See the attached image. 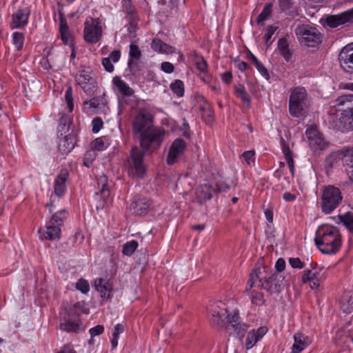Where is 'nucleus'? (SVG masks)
<instances>
[{"label":"nucleus","mask_w":353,"mask_h":353,"mask_svg":"<svg viewBox=\"0 0 353 353\" xmlns=\"http://www.w3.org/2000/svg\"><path fill=\"white\" fill-rule=\"evenodd\" d=\"M152 123V116L146 108H140L132 121V133L145 151L158 148L165 137V130Z\"/></svg>","instance_id":"nucleus-1"},{"label":"nucleus","mask_w":353,"mask_h":353,"mask_svg":"<svg viewBox=\"0 0 353 353\" xmlns=\"http://www.w3.org/2000/svg\"><path fill=\"white\" fill-rule=\"evenodd\" d=\"M314 241L319 250L327 254L336 253L340 250L342 242L339 230L330 225L319 228Z\"/></svg>","instance_id":"nucleus-2"},{"label":"nucleus","mask_w":353,"mask_h":353,"mask_svg":"<svg viewBox=\"0 0 353 353\" xmlns=\"http://www.w3.org/2000/svg\"><path fill=\"white\" fill-rule=\"evenodd\" d=\"M310 104V98L305 88L295 87L290 90L289 97L290 114L296 118L305 115Z\"/></svg>","instance_id":"nucleus-3"},{"label":"nucleus","mask_w":353,"mask_h":353,"mask_svg":"<svg viewBox=\"0 0 353 353\" xmlns=\"http://www.w3.org/2000/svg\"><path fill=\"white\" fill-rule=\"evenodd\" d=\"M144 152L137 146H133L130 156L125 162V168L128 175L132 178H143L146 172L143 161Z\"/></svg>","instance_id":"nucleus-4"},{"label":"nucleus","mask_w":353,"mask_h":353,"mask_svg":"<svg viewBox=\"0 0 353 353\" xmlns=\"http://www.w3.org/2000/svg\"><path fill=\"white\" fill-rule=\"evenodd\" d=\"M320 200L321 211L328 214L339 207L342 202L343 196L339 188L334 185H327L323 188Z\"/></svg>","instance_id":"nucleus-5"},{"label":"nucleus","mask_w":353,"mask_h":353,"mask_svg":"<svg viewBox=\"0 0 353 353\" xmlns=\"http://www.w3.org/2000/svg\"><path fill=\"white\" fill-rule=\"evenodd\" d=\"M294 32L299 42L306 46L314 47L321 41V33L310 25H298Z\"/></svg>","instance_id":"nucleus-6"},{"label":"nucleus","mask_w":353,"mask_h":353,"mask_svg":"<svg viewBox=\"0 0 353 353\" xmlns=\"http://www.w3.org/2000/svg\"><path fill=\"white\" fill-rule=\"evenodd\" d=\"M310 148L314 152H320L328 148V142L323 137L316 127L311 126L305 132Z\"/></svg>","instance_id":"nucleus-7"},{"label":"nucleus","mask_w":353,"mask_h":353,"mask_svg":"<svg viewBox=\"0 0 353 353\" xmlns=\"http://www.w3.org/2000/svg\"><path fill=\"white\" fill-rule=\"evenodd\" d=\"M84 39L91 43H97L101 37V28L99 20L92 17L88 18L84 23Z\"/></svg>","instance_id":"nucleus-8"},{"label":"nucleus","mask_w":353,"mask_h":353,"mask_svg":"<svg viewBox=\"0 0 353 353\" xmlns=\"http://www.w3.org/2000/svg\"><path fill=\"white\" fill-rule=\"evenodd\" d=\"M60 324V329L67 332H78L81 330V321L79 315H77L74 308H69L66 311V316Z\"/></svg>","instance_id":"nucleus-9"},{"label":"nucleus","mask_w":353,"mask_h":353,"mask_svg":"<svg viewBox=\"0 0 353 353\" xmlns=\"http://www.w3.org/2000/svg\"><path fill=\"white\" fill-rule=\"evenodd\" d=\"M208 312L211 323L219 325L223 321L227 310L221 301L211 303L208 307Z\"/></svg>","instance_id":"nucleus-10"},{"label":"nucleus","mask_w":353,"mask_h":353,"mask_svg":"<svg viewBox=\"0 0 353 353\" xmlns=\"http://www.w3.org/2000/svg\"><path fill=\"white\" fill-rule=\"evenodd\" d=\"M341 68L348 73H353V43L345 46L339 55Z\"/></svg>","instance_id":"nucleus-11"},{"label":"nucleus","mask_w":353,"mask_h":353,"mask_svg":"<svg viewBox=\"0 0 353 353\" xmlns=\"http://www.w3.org/2000/svg\"><path fill=\"white\" fill-rule=\"evenodd\" d=\"M186 146V143L183 139L178 138L175 139L170 145L167 157V163L168 165L174 164L183 154Z\"/></svg>","instance_id":"nucleus-12"},{"label":"nucleus","mask_w":353,"mask_h":353,"mask_svg":"<svg viewBox=\"0 0 353 353\" xmlns=\"http://www.w3.org/2000/svg\"><path fill=\"white\" fill-rule=\"evenodd\" d=\"M30 10L28 8H23L17 10L12 15V21L10 23L11 29L23 28L28 24Z\"/></svg>","instance_id":"nucleus-13"},{"label":"nucleus","mask_w":353,"mask_h":353,"mask_svg":"<svg viewBox=\"0 0 353 353\" xmlns=\"http://www.w3.org/2000/svg\"><path fill=\"white\" fill-rule=\"evenodd\" d=\"M353 21V8L339 14L331 15L326 18L327 25L334 28L340 25Z\"/></svg>","instance_id":"nucleus-14"},{"label":"nucleus","mask_w":353,"mask_h":353,"mask_svg":"<svg viewBox=\"0 0 353 353\" xmlns=\"http://www.w3.org/2000/svg\"><path fill=\"white\" fill-rule=\"evenodd\" d=\"M284 278L279 273L274 272L268 278L265 277L261 283V288L270 292V293L279 291L283 283Z\"/></svg>","instance_id":"nucleus-15"},{"label":"nucleus","mask_w":353,"mask_h":353,"mask_svg":"<svg viewBox=\"0 0 353 353\" xmlns=\"http://www.w3.org/2000/svg\"><path fill=\"white\" fill-rule=\"evenodd\" d=\"M336 127L342 131L353 130V110L339 112Z\"/></svg>","instance_id":"nucleus-16"},{"label":"nucleus","mask_w":353,"mask_h":353,"mask_svg":"<svg viewBox=\"0 0 353 353\" xmlns=\"http://www.w3.org/2000/svg\"><path fill=\"white\" fill-rule=\"evenodd\" d=\"M151 203L148 199L144 196H135L132 201L130 208L134 213L138 215H143L148 212Z\"/></svg>","instance_id":"nucleus-17"},{"label":"nucleus","mask_w":353,"mask_h":353,"mask_svg":"<svg viewBox=\"0 0 353 353\" xmlns=\"http://www.w3.org/2000/svg\"><path fill=\"white\" fill-rule=\"evenodd\" d=\"M68 171L61 169L54 181V192L58 197H61L66 190V182L68 179Z\"/></svg>","instance_id":"nucleus-18"},{"label":"nucleus","mask_w":353,"mask_h":353,"mask_svg":"<svg viewBox=\"0 0 353 353\" xmlns=\"http://www.w3.org/2000/svg\"><path fill=\"white\" fill-rule=\"evenodd\" d=\"M95 290L101 294L103 299H110L112 291V285L109 280L99 278L94 281Z\"/></svg>","instance_id":"nucleus-19"},{"label":"nucleus","mask_w":353,"mask_h":353,"mask_svg":"<svg viewBox=\"0 0 353 353\" xmlns=\"http://www.w3.org/2000/svg\"><path fill=\"white\" fill-rule=\"evenodd\" d=\"M39 232L41 234L42 239L49 241L59 240L61 236V228L48 222L46 229H40Z\"/></svg>","instance_id":"nucleus-20"},{"label":"nucleus","mask_w":353,"mask_h":353,"mask_svg":"<svg viewBox=\"0 0 353 353\" xmlns=\"http://www.w3.org/2000/svg\"><path fill=\"white\" fill-rule=\"evenodd\" d=\"M268 332V328L265 326H261L257 330H252L249 332L245 340L246 349L252 348L255 343L259 341Z\"/></svg>","instance_id":"nucleus-21"},{"label":"nucleus","mask_w":353,"mask_h":353,"mask_svg":"<svg viewBox=\"0 0 353 353\" xmlns=\"http://www.w3.org/2000/svg\"><path fill=\"white\" fill-rule=\"evenodd\" d=\"M321 279L319 277V272L314 269L306 270L303 272L302 276V282L303 283H310L312 289H316L320 285Z\"/></svg>","instance_id":"nucleus-22"},{"label":"nucleus","mask_w":353,"mask_h":353,"mask_svg":"<svg viewBox=\"0 0 353 353\" xmlns=\"http://www.w3.org/2000/svg\"><path fill=\"white\" fill-rule=\"evenodd\" d=\"M59 33L61 39L65 45H72L73 36L69 30L66 20L61 13H60Z\"/></svg>","instance_id":"nucleus-23"},{"label":"nucleus","mask_w":353,"mask_h":353,"mask_svg":"<svg viewBox=\"0 0 353 353\" xmlns=\"http://www.w3.org/2000/svg\"><path fill=\"white\" fill-rule=\"evenodd\" d=\"M130 59L128 62V68L132 74H135L137 71V63L134 60H138L141 57V52L138 46L131 44L130 46L129 52Z\"/></svg>","instance_id":"nucleus-24"},{"label":"nucleus","mask_w":353,"mask_h":353,"mask_svg":"<svg viewBox=\"0 0 353 353\" xmlns=\"http://www.w3.org/2000/svg\"><path fill=\"white\" fill-rule=\"evenodd\" d=\"M229 188L230 185L223 181L216 182V188H212L211 185H208L206 184L201 186L202 191L205 192L203 199L208 200L212 198L213 192H225L229 190Z\"/></svg>","instance_id":"nucleus-25"},{"label":"nucleus","mask_w":353,"mask_h":353,"mask_svg":"<svg viewBox=\"0 0 353 353\" xmlns=\"http://www.w3.org/2000/svg\"><path fill=\"white\" fill-rule=\"evenodd\" d=\"M341 310L349 314L353 311V291H346L339 300Z\"/></svg>","instance_id":"nucleus-26"},{"label":"nucleus","mask_w":353,"mask_h":353,"mask_svg":"<svg viewBox=\"0 0 353 353\" xmlns=\"http://www.w3.org/2000/svg\"><path fill=\"white\" fill-rule=\"evenodd\" d=\"M336 105L341 106L339 112L353 111V94H343L335 100Z\"/></svg>","instance_id":"nucleus-27"},{"label":"nucleus","mask_w":353,"mask_h":353,"mask_svg":"<svg viewBox=\"0 0 353 353\" xmlns=\"http://www.w3.org/2000/svg\"><path fill=\"white\" fill-rule=\"evenodd\" d=\"M112 82L121 95L130 97L134 94V90L131 88L128 84L122 80L119 77H114Z\"/></svg>","instance_id":"nucleus-28"},{"label":"nucleus","mask_w":353,"mask_h":353,"mask_svg":"<svg viewBox=\"0 0 353 353\" xmlns=\"http://www.w3.org/2000/svg\"><path fill=\"white\" fill-rule=\"evenodd\" d=\"M294 343L292 347V353H299L308 345L307 337L303 334L296 333L294 335Z\"/></svg>","instance_id":"nucleus-29"},{"label":"nucleus","mask_w":353,"mask_h":353,"mask_svg":"<svg viewBox=\"0 0 353 353\" xmlns=\"http://www.w3.org/2000/svg\"><path fill=\"white\" fill-rule=\"evenodd\" d=\"M151 48L154 51L160 53L171 54L174 51V48L172 46L165 43L159 39H154L152 40Z\"/></svg>","instance_id":"nucleus-30"},{"label":"nucleus","mask_w":353,"mask_h":353,"mask_svg":"<svg viewBox=\"0 0 353 353\" xmlns=\"http://www.w3.org/2000/svg\"><path fill=\"white\" fill-rule=\"evenodd\" d=\"M190 59L201 72L205 73L208 71V63L203 56L192 52L190 54Z\"/></svg>","instance_id":"nucleus-31"},{"label":"nucleus","mask_w":353,"mask_h":353,"mask_svg":"<svg viewBox=\"0 0 353 353\" xmlns=\"http://www.w3.org/2000/svg\"><path fill=\"white\" fill-rule=\"evenodd\" d=\"M234 91L236 96L241 99L246 108H249L250 107L251 101L245 86L240 83L237 84L234 86Z\"/></svg>","instance_id":"nucleus-32"},{"label":"nucleus","mask_w":353,"mask_h":353,"mask_svg":"<svg viewBox=\"0 0 353 353\" xmlns=\"http://www.w3.org/2000/svg\"><path fill=\"white\" fill-rule=\"evenodd\" d=\"M282 151L284 154L285 161L289 167L290 171L292 174L294 172V163L293 160L292 153L290 149L289 145L287 144L283 139H281Z\"/></svg>","instance_id":"nucleus-33"},{"label":"nucleus","mask_w":353,"mask_h":353,"mask_svg":"<svg viewBox=\"0 0 353 353\" xmlns=\"http://www.w3.org/2000/svg\"><path fill=\"white\" fill-rule=\"evenodd\" d=\"M346 172L349 179L353 181V148L346 150L344 154Z\"/></svg>","instance_id":"nucleus-34"},{"label":"nucleus","mask_w":353,"mask_h":353,"mask_svg":"<svg viewBox=\"0 0 353 353\" xmlns=\"http://www.w3.org/2000/svg\"><path fill=\"white\" fill-rule=\"evenodd\" d=\"M90 76L85 73H81L76 77L77 83L86 93H90L92 91L91 85L90 84Z\"/></svg>","instance_id":"nucleus-35"},{"label":"nucleus","mask_w":353,"mask_h":353,"mask_svg":"<svg viewBox=\"0 0 353 353\" xmlns=\"http://www.w3.org/2000/svg\"><path fill=\"white\" fill-rule=\"evenodd\" d=\"M278 49L285 61H288L290 60L292 57V53L290 50L289 44L286 39L281 38L279 39Z\"/></svg>","instance_id":"nucleus-36"},{"label":"nucleus","mask_w":353,"mask_h":353,"mask_svg":"<svg viewBox=\"0 0 353 353\" xmlns=\"http://www.w3.org/2000/svg\"><path fill=\"white\" fill-rule=\"evenodd\" d=\"M98 185L101 186L100 196L105 201L110 196V190L108 188V177L105 175L101 176L98 179Z\"/></svg>","instance_id":"nucleus-37"},{"label":"nucleus","mask_w":353,"mask_h":353,"mask_svg":"<svg viewBox=\"0 0 353 353\" xmlns=\"http://www.w3.org/2000/svg\"><path fill=\"white\" fill-rule=\"evenodd\" d=\"M59 147L60 150H62L63 153L70 152L74 147V143L72 141V137L65 136L60 141Z\"/></svg>","instance_id":"nucleus-38"},{"label":"nucleus","mask_w":353,"mask_h":353,"mask_svg":"<svg viewBox=\"0 0 353 353\" xmlns=\"http://www.w3.org/2000/svg\"><path fill=\"white\" fill-rule=\"evenodd\" d=\"M272 3H266L261 12V13L258 16L256 19V22L259 24H263V22L268 19L272 14Z\"/></svg>","instance_id":"nucleus-39"},{"label":"nucleus","mask_w":353,"mask_h":353,"mask_svg":"<svg viewBox=\"0 0 353 353\" xmlns=\"http://www.w3.org/2000/svg\"><path fill=\"white\" fill-rule=\"evenodd\" d=\"M339 219L353 234V214L347 212L343 215H339Z\"/></svg>","instance_id":"nucleus-40"},{"label":"nucleus","mask_w":353,"mask_h":353,"mask_svg":"<svg viewBox=\"0 0 353 353\" xmlns=\"http://www.w3.org/2000/svg\"><path fill=\"white\" fill-rule=\"evenodd\" d=\"M138 243L135 240L126 242L123 247L122 252L124 255L131 256L137 250Z\"/></svg>","instance_id":"nucleus-41"},{"label":"nucleus","mask_w":353,"mask_h":353,"mask_svg":"<svg viewBox=\"0 0 353 353\" xmlns=\"http://www.w3.org/2000/svg\"><path fill=\"white\" fill-rule=\"evenodd\" d=\"M171 90L178 97H182L184 94V84L182 81L176 79L170 84Z\"/></svg>","instance_id":"nucleus-42"},{"label":"nucleus","mask_w":353,"mask_h":353,"mask_svg":"<svg viewBox=\"0 0 353 353\" xmlns=\"http://www.w3.org/2000/svg\"><path fill=\"white\" fill-rule=\"evenodd\" d=\"M66 212L65 210L59 211L52 215V219L49 221L57 226L61 228L63 223V220L66 218Z\"/></svg>","instance_id":"nucleus-43"},{"label":"nucleus","mask_w":353,"mask_h":353,"mask_svg":"<svg viewBox=\"0 0 353 353\" xmlns=\"http://www.w3.org/2000/svg\"><path fill=\"white\" fill-rule=\"evenodd\" d=\"M13 44L17 50L23 48L25 37L24 34L19 32H15L12 34Z\"/></svg>","instance_id":"nucleus-44"},{"label":"nucleus","mask_w":353,"mask_h":353,"mask_svg":"<svg viewBox=\"0 0 353 353\" xmlns=\"http://www.w3.org/2000/svg\"><path fill=\"white\" fill-rule=\"evenodd\" d=\"M341 154L339 152H332L325 159V165L327 167L333 168L341 159Z\"/></svg>","instance_id":"nucleus-45"},{"label":"nucleus","mask_w":353,"mask_h":353,"mask_svg":"<svg viewBox=\"0 0 353 353\" xmlns=\"http://www.w3.org/2000/svg\"><path fill=\"white\" fill-rule=\"evenodd\" d=\"M293 1L292 0H279V6L283 11L288 12L289 14L293 15Z\"/></svg>","instance_id":"nucleus-46"},{"label":"nucleus","mask_w":353,"mask_h":353,"mask_svg":"<svg viewBox=\"0 0 353 353\" xmlns=\"http://www.w3.org/2000/svg\"><path fill=\"white\" fill-rule=\"evenodd\" d=\"M65 100L67 103L69 112H71L74 109L72 88L71 86H68L67 88L65 93Z\"/></svg>","instance_id":"nucleus-47"},{"label":"nucleus","mask_w":353,"mask_h":353,"mask_svg":"<svg viewBox=\"0 0 353 353\" xmlns=\"http://www.w3.org/2000/svg\"><path fill=\"white\" fill-rule=\"evenodd\" d=\"M277 29L278 27L274 26H270L268 28L267 32L264 35L265 43L268 48L272 44V41H270V40Z\"/></svg>","instance_id":"nucleus-48"},{"label":"nucleus","mask_w":353,"mask_h":353,"mask_svg":"<svg viewBox=\"0 0 353 353\" xmlns=\"http://www.w3.org/2000/svg\"><path fill=\"white\" fill-rule=\"evenodd\" d=\"M76 288L83 294H87L90 290V285L86 280L81 279L77 282Z\"/></svg>","instance_id":"nucleus-49"},{"label":"nucleus","mask_w":353,"mask_h":353,"mask_svg":"<svg viewBox=\"0 0 353 353\" xmlns=\"http://www.w3.org/2000/svg\"><path fill=\"white\" fill-rule=\"evenodd\" d=\"M251 302L253 305H261L264 304L265 299L263 294L261 292H256L255 294H250Z\"/></svg>","instance_id":"nucleus-50"},{"label":"nucleus","mask_w":353,"mask_h":353,"mask_svg":"<svg viewBox=\"0 0 353 353\" xmlns=\"http://www.w3.org/2000/svg\"><path fill=\"white\" fill-rule=\"evenodd\" d=\"M261 274V270L260 268L254 269L250 274V280L253 281L255 283L258 284L259 287L261 288V283H263V280L260 279L259 274Z\"/></svg>","instance_id":"nucleus-51"},{"label":"nucleus","mask_w":353,"mask_h":353,"mask_svg":"<svg viewBox=\"0 0 353 353\" xmlns=\"http://www.w3.org/2000/svg\"><path fill=\"white\" fill-rule=\"evenodd\" d=\"M93 133H98L103 126V122L100 117L94 118L92 121Z\"/></svg>","instance_id":"nucleus-52"},{"label":"nucleus","mask_w":353,"mask_h":353,"mask_svg":"<svg viewBox=\"0 0 353 353\" xmlns=\"http://www.w3.org/2000/svg\"><path fill=\"white\" fill-rule=\"evenodd\" d=\"M92 148L96 150L101 151L105 150V143L103 141V137H99L97 138L92 143Z\"/></svg>","instance_id":"nucleus-53"},{"label":"nucleus","mask_w":353,"mask_h":353,"mask_svg":"<svg viewBox=\"0 0 353 353\" xmlns=\"http://www.w3.org/2000/svg\"><path fill=\"white\" fill-rule=\"evenodd\" d=\"M254 151L248 150L243 153L242 156L248 165H251L254 163Z\"/></svg>","instance_id":"nucleus-54"},{"label":"nucleus","mask_w":353,"mask_h":353,"mask_svg":"<svg viewBox=\"0 0 353 353\" xmlns=\"http://www.w3.org/2000/svg\"><path fill=\"white\" fill-rule=\"evenodd\" d=\"M100 104V100L99 98L94 97L91 99L90 101H85L83 102L84 108H85L86 106H88V108L91 109H95L99 108Z\"/></svg>","instance_id":"nucleus-55"},{"label":"nucleus","mask_w":353,"mask_h":353,"mask_svg":"<svg viewBox=\"0 0 353 353\" xmlns=\"http://www.w3.org/2000/svg\"><path fill=\"white\" fill-rule=\"evenodd\" d=\"M289 264L292 268L302 269L305 267V263L299 258H290Z\"/></svg>","instance_id":"nucleus-56"},{"label":"nucleus","mask_w":353,"mask_h":353,"mask_svg":"<svg viewBox=\"0 0 353 353\" xmlns=\"http://www.w3.org/2000/svg\"><path fill=\"white\" fill-rule=\"evenodd\" d=\"M101 63L107 72H112L114 71V67L112 64V61L110 59V58H103L102 59Z\"/></svg>","instance_id":"nucleus-57"},{"label":"nucleus","mask_w":353,"mask_h":353,"mask_svg":"<svg viewBox=\"0 0 353 353\" xmlns=\"http://www.w3.org/2000/svg\"><path fill=\"white\" fill-rule=\"evenodd\" d=\"M104 332V327L101 325H98L91 329H90L89 332L92 338H94L98 335H100Z\"/></svg>","instance_id":"nucleus-58"},{"label":"nucleus","mask_w":353,"mask_h":353,"mask_svg":"<svg viewBox=\"0 0 353 353\" xmlns=\"http://www.w3.org/2000/svg\"><path fill=\"white\" fill-rule=\"evenodd\" d=\"M161 69L165 73L170 74L174 72V65L168 61H164L161 65Z\"/></svg>","instance_id":"nucleus-59"},{"label":"nucleus","mask_w":353,"mask_h":353,"mask_svg":"<svg viewBox=\"0 0 353 353\" xmlns=\"http://www.w3.org/2000/svg\"><path fill=\"white\" fill-rule=\"evenodd\" d=\"M255 67L263 77H264L267 79L269 78L268 70L265 68V67L261 62L259 61V63H256Z\"/></svg>","instance_id":"nucleus-60"},{"label":"nucleus","mask_w":353,"mask_h":353,"mask_svg":"<svg viewBox=\"0 0 353 353\" xmlns=\"http://www.w3.org/2000/svg\"><path fill=\"white\" fill-rule=\"evenodd\" d=\"M275 268L279 272H283L285 268V261L283 258H279L275 264Z\"/></svg>","instance_id":"nucleus-61"},{"label":"nucleus","mask_w":353,"mask_h":353,"mask_svg":"<svg viewBox=\"0 0 353 353\" xmlns=\"http://www.w3.org/2000/svg\"><path fill=\"white\" fill-rule=\"evenodd\" d=\"M120 57H121V52H120V50H116L112 51L110 54V55H109V57L108 58H110V59L113 63H117L120 59Z\"/></svg>","instance_id":"nucleus-62"},{"label":"nucleus","mask_w":353,"mask_h":353,"mask_svg":"<svg viewBox=\"0 0 353 353\" xmlns=\"http://www.w3.org/2000/svg\"><path fill=\"white\" fill-rule=\"evenodd\" d=\"M232 326L234 327L235 331L239 336H243L244 333L245 332V327H246L245 324L241 325L239 323H236V324L232 325Z\"/></svg>","instance_id":"nucleus-63"},{"label":"nucleus","mask_w":353,"mask_h":353,"mask_svg":"<svg viewBox=\"0 0 353 353\" xmlns=\"http://www.w3.org/2000/svg\"><path fill=\"white\" fill-rule=\"evenodd\" d=\"M221 79L226 84L231 83L232 79V74L231 72H225L221 74Z\"/></svg>","instance_id":"nucleus-64"}]
</instances>
